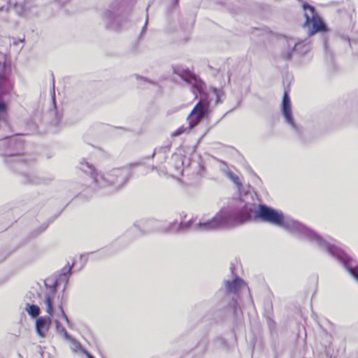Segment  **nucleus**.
I'll return each mask as SVG.
<instances>
[{"mask_svg": "<svg viewBox=\"0 0 358 358\" xmlns=\"http://www.w3.org/2000/svg\"><path fill=\"white\" fill-rule=\"evenodd\" d=\"M255 205L241 202L229 211L221 210L212 219L206 222H199L194 225V229L199 231L217 230L222 228H231L242 224L255 217L264 222L282 227L294 235L308 240L320 249L327 251L330 255L341 262L347 253L334 243L324 240L315 231L302 223L289 217H285L282 212L264 204H260L255 211Z\"/></svg>", "mask_w": 358, "mask_h": 358, "instance_id": "obj_1", "label": "nucleus"}, {"mask_svg": "<svg viewBox=\"0 0 358 358\" xmlns=\"http://www.w3.org/2000/svg\"><path fill=\"white\" fill-rule=\"evenodd\" d=\"M80 169L90 176L94 189L108 188V192H113L121 188L129 176V171L126 168L113 169L106 173L97 172L95 167L86 161L80 162Z\"/></svg>", "mask_w": 358, "mask_h": 358, "instance_id": "obj_2", "label": "nucleus"}, {"mask_svg": "<svg viewBox=\"0 0 358 358\" xmlns=\"http://www.w3.org/2000/svg\"><path fill=\"white\" fill-rule=\"evenodd\" d=\"M174 73L192 86V92L196 97L198 94L201 96L199 101L194 106L193 110L187 116L188 128L190 129L196 127L210 113V102L207 95L204 93L205 83L189 70H174Z\"/></svg>", "mask_w": 358, "mask_h": 358, "instance_id": "obj_3", "label": "nucleus"}, {"mask_svg": "<svg viewBox=\"0 0 358 358\" xmlns=\"http://www.w3.org/2000/svg\"><path fill=\"white\" fill-rule=\"evenodd\" d=\"M134 3V0H113L101 14L105 27L112 31H120L122 26L118 15L130 12Z\"/></svg>", "mask_w": 358, "mask_h": 358, "instance_id": "obj_4", "label": "nucleus"}, {"mask_svg": "<svg viewBox=\"0 0 358 358\" xmlns=\"http://www.w3.org/2000/svg\"><path fill=\"white\" fill-rule=\"evenodd\" d=\"M244 281L238 275H236L232 280H224V289H220L216 294V296L222 297V311L224 315L229 314L231 309L236 313L238 306V302L232 297L230 298L231 294H236L242 287L244 285Z\"/></svg>", "mask_w": 358, "mask_h": 358, "instance_id": "obj_5", "label": "nucleus"}, {"mask_svg": "<svg viewBox=\"0 0 358 358\" xmlns=\"http://www.w3.org/2000/svg\"><path fill=\"white\" fill-rule=\"evenodd\" d=\"M302 7L306 18L303 27L307 31V34L309 36L318 32H324L327 30V25L316 13L314 6L309 5L308 3H304Z\"/></svg>", "mask_w": 358, "mask_h": 358, "instance_id": "obj_6", "label": "nucleus"}, {"mask_svg": "<svg viewBox=\"0 0 358 358\" xmlns=\"http://www.w3.org/2000/svg\"><path fill=\"white\" fill-rule=\"evenodd\" d=\"M12 85L8 78L0 73V122H6L8 119V105L3 100V96L8 94Z\"/></svg>", "mask_w": 358, "mask_h": 358, "instance_id": "obj_7", "label": "nucleus"}, {"mask_svg": "<svg viewBox=\"0 0 358 358\" xmlns=\"http://www.w3.org/2000/svg\"><path fill=\"white\" fill-rule=\"evenodd\" d=\"M281 113L285 118V122L298 134L301 131V128L294 122L292 110L291 99L289 94V89L284 91L283 96L280 106Z\"/></svg>", "mask_w": 358, "mask_h": 358, "instance_id": "obj_8", "label": "nucleus"}, {"mask_svg": "<svg viewBox=\"0 0 358 358\" xmlns=\"http://www.w3.org/2000/svg\"><path fill=\"white\" fill-rule=\"evenodd\" d=\"M283 45L287 47V50L282 52V57L285 59H290L294 52L304 54L309 50V46L303 41L296 42L294 38L285 37L283 41Z\"/></svg>", "mask_w": 358, "mask_h": 358, "instance_id": "obj_9", "label": "nucleus"}, {"mask_svg": "<svg viewBox=\"0 0 358 358\" xmlns=\"http://www.w3.org/2000/svg\"><path fill=\"white\" fill-rule=\"evenodd\" d=\"M72 266L67 267H64L62 270V273L59 275V278L57 277H50L45 280L44 284L47 288H50L52 289V295H55L57 288L59 285V281H64V287L63 288L62 292H64L66 289L67 284L69 280V275L71 273Z\"/></svg>", "mask_w": 358, "mask_h": 358, "instance_id": "obj_10", "label": "nucleus"}, {"mask_svg": "<svg viewBox=\"0 0 358 358\" xmlns=\"http://www.w3.org/2000/svg\"><path fill=\"white\" fill-rule=\"evenodd\" d=\"M348 272L358 282V263L348 254L340 262Z\"/></svg>", "mask_w": 358, "mask_h": 358, "instance_id": "obj_11", "label": "nucleus"}, {"mask_svg": "<svg viewBox=\"0 0 358 358\" xmlns=\"http://www.w3.org/2000/svg\"><path fill=\"white\" fill-rule=\"evenodd\" d=\"M50 316L38 317L36 320V331L41 337H45L51 325Z\"/></svg>", "mask_w": 358, "mask_h": 358, "instance_id": "obj_12", "label": "nucleus"}, {"mask_svg": "<svg viewBox=\"0 0 358 358\" xmlns=\"http://www.w3.org/2000/svg\"><path fill=\"white\" fill-rule=\"evenodd\" d=\"M5 162L14 170L20 171L25 166L27 160L24 157L15 154H10L6 156Z\"/></svg>", "mask_w": 358, "mask_h": 358, "instance_id": "obj_13", "label": "nucleus"}, {"mask_svg": "<svg viewBox=\"0 0 358 358\" xmlns=\"http://www.w3.org/2000/svg\"><path fill=\"white\" fill-rule=\"evenodd\" d=\"M193 224V220H191L187 222H181L177 224L176 222L170 223L169 227V231L173 232L182 233L189 230Z\"/></svg>", "mask_w": 358, "mask_h": 358, "instance_id": "obj_14", "label": "nucleus"}, {"mask_svg": "<svg viewBox=\"0 0 358 358\" xmlns=\"http://www.w3.org/2000/svg\"><path fill=\"white\" fill-rule=\"evenodd\" d=\"M25 310L29 315L32 318L37 319L41 313V309L39 306L35 304L31 305L29 303H27Z\"/></svg>", "mask_w": 358, "mask_h": 358, "instance_id": "obj_15", "label": "nucleus"}, {"mask_svg": "<svg viewBox=\"0 0 358 358\" xmlns=\"http://www.w3.org/2000/svg\"><path fill=\"white\" fill-rule=\"evenodd\" d=\"M169 146H162L159 148H156L152 155L153 158L155 155H160L161 162H164L166 159L167 154L169 152Z\"/></svg>", "mask_w": 358, "mask_h": 358, "instance_id": "obj_16", "label": "nucleus"}, {"mask_svg": "<svg viewBox=\"0 0 358 358\" xmlns=\"http://www.w3.org/2000/svg\"><path fill=\"white\" fill-rule=\"evenodd\" d=\"M53 296L52 294L45 295V304L46 306V311L49 314L48 316H52L54 313Z\"/></svg>", "mask_w": 358, "mask_h": 358, "instance_id": "obj_17", "label": "nucleus"}, {"mask_svg": "<svg viewBox=\"0 0 358 358\" xmlns=\"http://www.w3.org/2000/svg\"><path fill=\"white\" fill-rule=\"evenodd\" d=\"M171 159L176 162V164L174 165L176 171L177 172L182 171L183 169V162L181 156L174 154L172 155Z\"/></svg>", "mask_w": 358, "mask_h": 358, "instance_id": "obj_18", "label": "nucleus"}, {"mask_svg": "<svg viewBox=\"0 0 358 358\" xmlns=\"http://www.w3.org/2000/svg\"><path fill=\"white\" fill-rule=\"evenodd\" d=\"M25 182L31 184H40L42 183V180L34 174L24 175Z\"/></svg>", "mask_w": 358, "mask_h": 358, "instance_id": "obj_19", "label": "nucleus"}, {"mask_svg": "<svg viewBox=\"0 0 358 358\" xmlns=\"http://www.w3.org/2000/svg\"><path fill=\"white\" fill-rule=\"evenodd\" d=\"M226 176L231 180L238 188H241L243 187V184L239 178V177L235 174H234L233 172L230 171L228 173Z\"/></svg>", "mask_w": 358, "mask_h": 358, "instance_id": "obj_20", "label": "nucleus"}, {"mask_svg": "<svg viewBox=\"0 0 358 358\" xmlns=\"http://www.w3.org/2000/svg\"><path fill=\"white\" fill-rule=\"evenodd\" d=\"M219 163H220L219 169H220V171L222 173H224L225 176L231 171L226 162H224V161L219 160Z\"/></svg>", "mask_w": 358, "mask_h": 358, "instance_id": "obj_21", "label": "nucleus"}, {"mask_svg": "<svg viewBox=\"0 0 358 358\" xmlns=\"http://www.w3.org/2000/svg\"><path fill=\"white\" fill-rule=\"evenodd\" d=\"M1 143L2 145H7L8 146H11L17 143V140L13 138H5L4 139L2 140Z\"/></svg>", "mask_w": 358, "mask_h": 358, "instance_id": "obj_22", "label": "nucleus"}, {"mask_svg": "<svg viewBox=\"0 0 358 358\" xmlns=\"http://www.w3.org/2000/svg\"><path fill=\"white\" fill-rule=\"evenodd\" d=\"M215 342L216 344L221 348H226L227 346V341L222 337L217 338L215 339Z\"/></svg>", "mask_w": 358, "mask_h": 358, "instance_id": "obj_23", "label": "nucleus"}, {"mask_svg": "<svg viewBox=\"0 0 358 358\" xmlns=\"http://www.w3.org/2000/svg\"><path fill=\"white\" fill-rule=\"evenodd\" d=\"M63 335H64V337L66 340H68V341H69L72 342V343H73V344H75V345H76V346L77 347V343H78V341H76V340L74 338H73V337H72V336H71V335H70V334L66 331V330L64 332H63Z\"/></svg>", "mask_w": 358, "mask_h": 358, "instance_id": "obj_24", "label": "nucleus"}, {"mask_svg": "<svg viewBox=\"0 0 358 358\" xmlns=\"http://www.w3.org/2000/svg\"><path fill=\"white\" fill-rule=\"evenodd\" d=\"M213 92L215 94V95L216 96V103H222V100L220 99L221 97V95H222V91L221 90H217V88H213Z\"/></svg>", "mask_w": 358, "mask_h": 358, "instance_id": "obj_25", "label": "nucleus"}, {"mask_svg": "<svg viewBox=\"0 0 358 358\" xmlns=\"http://www.w3.org/2000/svg\"><path fill=\"white\" fill-rule=\"evenodd\" d=\"M77 348L86 355L87 358H94L86 349L83 348L80 343H77Z\"/></svg>", "mask_w": 358, "mask_h": 358, "instance_id": "obj_26", "label": "nucleus"}, {"mask_svg": "<svg viewBox=\"0 0 358 358\" xmlns=\"http://www.w3.org/2000/svg\"><path fill=\"white\" fill-rule=\"evenodd\" d=\"M52 76V100L54 105V107L56 108V103H55V79L53 73H51Z\"/></svg>", "mask_w": 358, "mask_h": 358, "instance_id": "obj_27", "label": "nucleus"}, {"mask_svg": "<svg viewBox=\"0 0 358 358\" xmlns=\"http://www.w3.org/2000/svg\"><path fill=\"white\" fill-rule=\"evenodd\" d=\"M59 310L61 311L62 317L65 320V321L66 322L67 324L69 326H70V320H69L67 315L65 313L62 303L59 306Z\"/></svg>", "mask_w": 358, "mask_h": 358, "instance_id": "obj_28", "label": "nucleus"}, {"mask_svg": "<svg viewBox=\"0 0 358 358\" xmlns=\"http://www.w3.org/2000/svg\"><path fill=\"white\" fill-rule=\"evenodd\" d=\"M56 331L58 333L63 334L66 331L63 325L57 320L55 321Z\"/></svg>", "mask_w": 358, "mask_h": 358, "instance_id": "obj_29", "label": "nucleus"}, {"mask_svg": "<svg viewBox=\"0 0 358 358\" xmlns=\"http://www.w3.org/2000/svg\"><path fill=\"white\" fill-rule=\"evenodd\" d=\"M186 129H187L185 128L184 127H181L178 128L177 130H176L174 132H173L172 136H173V137L178 136L180 134H182V133H184Z\"/></svg>", "mask_w": 358, "mask_h": 358, "instance_id": "obj_30", "label": "nucleus"}, {"mask_svg": "<svg viewBox=\"0 0 358 358\" xmlns=\"http://www.w3.org/2000/svg\"><path fill=\"white\" fill-rule=\"evenodd\" d=\"M148 22V15L147 14L145 22L142 28L140 35H139V38H141L143 37V34L145 32L146 29H147Z\"/></svg>", "mask_w": 358, "mask_h": 358, "instance_id": "obj_31", "label": "nucleus"}, {"mask_svg": "<svg viewBox=\"0 0 358 358\" xmlns=\"http://www.w3.org/2000/svg\"><path fill=\"white\" fill-rule=\"evenodd\" d=\"M92 252H90L91 254ZM90 255V253H87V254H83V255H80V259L81 260H83L84 263H85L87 262V256Z\"/></svg>", "mask_w": 358, "mask_h": 358, "instance_id": "obj_32", "label": "nucleus"}, {"mask_svg": "<svg viewBox=\"0 0 358 358\" xmlns=\"http://www.w3.org/2000/svg\"><path fill=\"white\" fill-rule=\"evenodd\" d=\"M165 31H166V33H168V34H169V33H171V32H172V29H171V28H169V27H166V28L165 29Z\"/></svg>", "mask_w": 358, "mask_h": 358, "instance_id": "obj_33", "label": "nucleus"}, {"mask_svg": "<svg viewBox=\"0 0 358 358\" xmlns=\"http://www.w3.org/2000/svg\"><path fill=\"white\" fill-rule=\"evenodd\" d=\"M59 122V117H58V115H56V122L55 124H58Z\"/></svg>", "mask_w": 358, "mask_h": 358, "instance_id": "obj_34", "label": "nucleus"}, {"mask_svg": "<svg viewBox=\"0 0 358 358\" xmlns=\"http://www.w3.org/2000/svg\"><path fill=\"white\" fill-rule=\"evenodd\" d=\"M162 173L163 175H166L167 174V171L162 170Z\"/></svg>", "mask_w": 358, "mask_h": 358, "instance_id": "obj_35", "label": "nucleus"}, {"mask_svg": "<svg viewBox=\"0 0 358 358\" xmlns=\"http://www.w3.org/2000/svg\"><path fill=\"white\" fill-rule=\"evenodd\" d=\"M143 79L145 81H146V82H149L150 83L154 84V83H153L152 81L148 80H147V79H145V78H143Z\"/></svg>", "mask_w": 358, "mask_h": 358, "instance_id": "obj_36", "label": "nucleus"}, {"mask_svg": "<svg viewBox=\"0 0 358 358\" xmlns=\"http://www.w3.org/2000/svg\"><path fill=\"white\" fill-rule=\"evenodd\" d=\"M152 170H156V171H158V169L157 166H153L152 167Z\"/></svg>", "mask_w": 358, "mask_h": 358, "instance_id": "obj_37", "label": "nucleus"}, {"mask_svg": "<svg viewBox=\"0 0 358 358\" xmlns=\"http://www.w3.org/2000/svg\"><path fill=\"white\" fill-rule=\"evenodd\" d=\"M20 42H23L24 41V38L22 39V40H19Z\"/></svg>", "mask_w": 358, "mask_h": 358, "instance_id": "obj_38", "label": "nucleus"}]
</instances>
